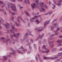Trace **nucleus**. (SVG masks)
Returning a JSON list of instances; mask_svg holds the SVG:
<instances>
[{
  "label": "nucleus",
  "instance_id": "obj_1",
  "mask_svg": "<svg viewBox=\"0 0 62 62\" xmlns=\"http://www.w3.org/2000/svg\"><path fill=\"white\" fill-rule=\"evenodd\" d=\"M8 8H12V10L15 11L16 12L17 11L15 9V8H16L15 5L13 4L12 3H11V4L10 5H9V4H8Z\"/></svg>",
  "mask_w": 62,
  "mask_h": 62
},
{
  "label": "nucleus",
  "instance_id": "obj_2",
  "mask_svg": "<svg viewBox=\"0 0 62 62\" xmlns=\"http://www.w3.org/2000/svg\"><path fill=\"white\" fill-rule=\"evenodd\" d=\"M46 46L45 45H44L43 46V47H42V49H44L46 50V51H45V53H49V50L46 47Z\"/></svg>",
  "mask_w": 62,
  "mask_h": 62
},
{
  "label": "nucleus",
  "instance_id": "obj_3",
  "mask_svg": "<svg viewBox=\"0 0 62 62\" xmlns=\"http://www.w3.org/2000/svg\"><path fill=\"white\" fill-rule=\"evenodd\" d=\"M43 28L42 27H39L38 28H36L35 29L36 30H38V32H40L43 31Z\"/></svg>",
  "mask_w": 62,
  "mask_h": 62
},
{
  "label": "nucleus",
  "instance_id": "obj_4",
  "mask_svg": "<svg viewBox=\"0 0 62 62\" xmlns=\"http://www.w3.org/2000/svg\"><path fill=\"white\" fill-rule=\"evenodd\" d=\"M1 23L2 24H3V25L6 26L5 27V28H6V29H8V28H10L9 24L8 23H7V24L8 25L7 26V25H6L5 24H4V23H3L2 22H1Z\"/></svg>",
  "mask_w": 62,
  "mask_h": 62
},
{
  "label": "nucleus",
  "instance_id": "obj_5",
  "mask_svg": "<svg viewBox=\"0 0 62 62\" xmlns=\"http://www.w3.org/2000/svg\"><path fill=\"white\" fill-rule=\"evenodd\" d=\"M20 35V33H15L13 35H11V38H13V37H18Z\"/></svg>",
  "mask_w": 62,
  "mask_h": 62
},
{
  "label": "nucleus",
  "instance_id": "obj_6",
  "mask_svg": "<svg viewBox=\"0 0 62 62\" xmlns=\"http://www.w3.org/2000/svg\"><path fill=\"white\" fill-rule=\"evenodd\" d=\"M13 30H14V31H17V29H16L13 26H12V25L11 29L10 30L11 33H12V32Z\"/></svg>",
  "mask_w": 62,
  "mask_h": 62
},
{
  "label": "nucleus",
  "instance_id": "obj_7",
  "mask_svg": "<svg viewBox=\"0 0 62 62\" xmlns=\"http://www.w3.org/2000/svg\"><path fill=\"white\" fill-rule=\"evenodd\" d=\"M58 58V57L56 56H55L54 57H48V59H52V60H53V59H55L56 58Z\"/></svg>",
  "mask_w": 62,
  "mask_h": 62
},
{
  "label": "nucleus",
  "instance_id": "obj_8",
  "mask_svg": "<svg viewBox=\"0 0 62 62\" xmlns=\"http://www.w3.org/2000/svg\"><path fill=\"white\" fill-rule=\"evenodd\" d=\"M39 52H41V53H43V54L44 53H45V51L41 50H40V46H39Z\"/></svg>",
  "mask_w": 62,
  "mask_h": 62
},
{
  "label": "nucleus",
  "instance_id": "obj_9",
  "mask_svg": "<svg viewBox=\"0 0 62 62\" xmlns=\"http://www.w3.org/2000/svg\"><path fill=\"white\" fill-rule=\"evenodd\" d=\"M17 22H18V23H20L21 21H20V20H21V17H20V16H17Z\"/></svg>",
  "mask_w": 62,
  "mask_h": 62
},
{
  "label": "nucleus",
  "instance_id": "obj_10",
  "mask_svg": "<svg viewBox=\"0 0 62 62\" xmlns=\"http://www.w3.org/2000/svg\"><path fill=\"white\" fill-rule=\"evenodd\" d=\"M33 5L32 4L31 5V8L33 9L35 8V7H36V4L34 3H33Z\"/></svg>",
  "mask_w": 62,
  "mask_h": 62
},
{
  "label": "nucleus",
  "instance_id": "obj_11",
  "mask_svg": "<svg viewBox=\"0 0 62 62\" xmlns=\"http://www.w3.org/2000/svg\"><path fill=\"white\" fill-rule=\"evenodd\" d=\"M43 4H44V3L43 2H42L41 1L40 2V5H41V6L42 7V8L43 7Z\"/></svg>",
  "mask_w": 62,
  "mask_h": 62
},
{
  "label": "nucleus",
  "instance_id": "obj_12",
  "mask_svg": "<svg viewBox=\"0 0 62 62\" xmlns=\"http://www.w3.org/2000/svg\"><path fill=\"white\" fill-rule=\"evenodd\" d=\"M13 54L14 55H16V54L15 52H13L12 53H10V54Z\"/></svg>",
  "mask_w": 62,
  "mask_h": 62
},
{
  "label": "nucleus",
  "instance_id": "obj_13",
  "mask_svg": "<svg viewBox=\"0 0 62 62\" xmlns=\"http://www.w3.org/2000/svg\"><path fill=\"white\" fill-rule=\"evenodd\" d=\"M16 23V26H20V24L19 23H17V22L15 21L14 23Z\"/></svg>",
  "mask_w": 62,
  "mask_h": 62
},
{
  "label": "nucleus",
  "instance_id": "obj_14",
  "mask_svg": "<svg viewBox=\"0 0 62 62\" xmlns=\"http://www.w3.org/2000/svg\"><path fill=\"white\" fill-rule=\"evenodd\" d=\"M43 36H44V34H43L42 35H41V36L40 35H39V38H40V39H41L42 37H43Z\"/></svg>",
  "mask_w": 62,
  "mask_h": 62
},
{
  "label": "nucleus",
  "instance_id": "obj_15",
  "mask_svg": "<svg viewBox=\"0 0 62 62\" xmlns=\"http://www.w3.org/2000/svg\"><path fill=\"white\" fill-rule=\"evenodd\" d=\"M10 21H12V22H13L14 21V17H12V18H10Z\"/></svg>",
  "mask_w": 62,
  "mask_h": 62
},
{
  "label": "nucleus",
  "instance_id": "obj_16",
  "mask_svg": "<svg viewBox=\"0 0 62 62\" xmlns=\"http://www.w3.org/2000/svg\"><path fill=\"white\" fill-rule=\"evenodd\" d=\"M62 54V52H61L58 53V56H62L61 54Z\"/></svg>",
  "mask_w": 62,
  "mask_h": 62
},
{
  "label": "nucleus",
  "instance_id": "obj_17",
  "mask_svg": "<svg viewBox=\"0 0 62 62\" xmlns=\"http://www.w3.org/2000/svg\"><path fill=\"white\" fill-rule=\"evenodd\" d=\"M10 40L9 39H7V40H6L5 41V42H9L10 43Z\"/></svg>",
  "mask_w": 62,
  "mask_h": 62
},
{
  "label": "nucleus",
  "instance_id": "obj_18",
  "mask_svg": "<svg viewBox=\"0 0 62 62\" xmlns=\"http://www.w3.org/2000/svg\"><path fill=\"white\" fill-rule=\"evenodd\" d=\"M24 13L27 15V16H30V15L28 13H27V11H25L24 12Z\"/></svg>",
  "mask_w": 62,
  "mask_h": 62
},
{
  "label": "nucleus",
  "instance_id": "obj_19",
  "mask_svg": "<svg viewBox=\"0 0 62 62\" xmlns=\"http://www.w3.org/2000/svg\"><path fill=\"white\" fill-rule=\"evenodd\" d=\"M59 28H58L57 29V30H56V31H55L54 30H53V31H54V32H57V31H59Z\"/></svg>",
  "mask_w": 62,
  "mask_h": 62
},
{
  "label": "nucleus",
  "instance_id": "obj_20",
  "mask_svg": "<svg viewBox=\"0 0 62 62\" xmlns=\"http://www.w3.org/2000/svg\"><path fill=\"white\" fill-rule=\"evenodd\" d=\"M36 22H37V23H39L40 21L39 20H38V19H37L36 20Z\"/></svg>",
  "mask_w": 62,
  "mask_h": 62
},
{
  "label": "nucleus",
  "instance_id": "obj_21",
  "mask_svg": "<svg viewBox=\"0 0 62 62\" xmlns=\"http://www.w3.org/2000/svg\"><path fill=\"white\" fill-rule=\"evenodd\" d=\"M56 34V33H55V34H52L50 35V36L51 37H52L54 36V35H55Z\"/></svg>",
  "mask_w": 62,
  "mask_h": 62
},
{
  "label": "nucleus",
  "instance_id": "obj_22",
  "mask_svg": "<svg viewBox=\"0 0 62 62\" xmlns=\"http://www.w3.org/2000/svg\"><path fill=\"white\" fill-rule=\"evenodd\" d=\"M51 21V20H48L46 22V24H48L49 23H50V22Z\"/></svg>",
  "mask_w": 62,
  "mask_h": 62
},
{
  "label": "nucleus",
  "instance_id": "obj_23",
  "mask_svg": "<svg viewBox=\"0 0 62 62\" xmlns=\"http://www.w3.org/2000/svg\"><path fill=\"white\" fill-rule=\"evenodd\" d=\"M57 19H55L51 23V24H53V23H54V22L55 21H57Z\"/></svg>",
  "mask_w": 62,
  "mask_h": 62
},
{
  "label": "nucleus",
  "instance_id": "obj_24",
  "mask_svg": "<svg viewBox=\"0 0 62 62\" xmlns=\"http://www.w3.org/2000/svg\"><path fill=\"white\" fill-rule=\"evenodd\" d=\"M52 51V52L55 51H56V48L53 49Z\"/></svg>",
  "mask_w": 62,
  "mask_h": 62
},
{
  "label": "nucleus",
  "instance_id": "obj_25",
  "mask_svg": "<svg viewBox=\"0 0 62 62\" xmlns=\"http://www.w3.org/2000/svg\"><path fill=\"white\" fill-rule=\"evenodd\" d=\"M17 52L18 53H19V54H21V53H22L21 51L19 50H17Z\"/></svg>",
  "mask_w": 62,
  "mask_h": 62
},
{
  "label": "nucleus",
  "instance_id": "obj_26",
  "mask_svg": "<svg viewBox=\"0 0 62 62\" xmlns=\"http://www.w3.org/2000/svg\"><path fill=\"white\" fill-rule=\"evenodd\" d=\"M54 29V27L53 26L51 27V30H53Z\"/></svg>",
  "mask_w": 62,
  "mask_h": 62
},
{
  "label": "nucleus",
  "instance_id": "obj_27",
  "mask_svg": "<svg viewBox=\"0 0 62 62\" xmlns=\"http://www.w3.org/2000/svg\"><path fill=\"white\" fill-rule=\"evenodd\" d=\"M43 58L44 59H48V57H44Z\"/></svg>",
  "mask_w": 62,
  "mask_h": 62
},
{
  "label": "nucleus",
  "instance_id": "obj_28",
  "mask_svg": "<svg viewBox=\"0 0 62 62\" xmlns=\"http://www.w3.org/2000/svg\"><path fill=\"white\" fill-rule=\"evenodd\" d=\"M40 17V15H37L36 16H35V17L37 18H38V17Z\"/></svg>",
  "mask_w": 62,
  "mask_h": 62
},
{
  "label": "nucleus",
  "instance_id": "obj_29",
  "mask_svg": "<svg viewBox=\"0 0 62 62\" xmlns=\"http://www.w3.org/2000/svg\"><path fill=\"white\" fill-rule=\"evenodd\" d=\"M29 48V49L31 50L32 49V47H31V46H30Z\"/></svg>",
  "mask_w": 62,
  "mask_h": 62
},
{
  "label": "nucleus",
  "instance_id": "obj_30",
  "mask_svg": "<svg viewBox=\"0 0 62 62\" xmlns=\"http://www.w3.org/2000/svg\"><path fill=\"white\" fill-rule=\"evenodd\" d=\"M51 24L53 25H56L57 24V23H53L52 24V23H51Z\"/></svg>",
  "mask_w": 62,
  "mask_h": 62
},
{
  "label": "nucleus",
  "instance_id": "obj_31",
  "mask_svg": "<svg viewBox=\"0 0 62 62\" xmlns=\"http://www.w3.org/2000/svg\"><path fill=\"white\" fill-rule=\"evenodd\" d=\"M0 4H1L2 5H3L4 4V2L2 1H0Z\"/></svg>",
  "mask_w": 62,
  "mask_h": 62
},
{
  "label": "nucleus",
  "instance_id": "obj_32",
  "mask_svg": "<svg viewBox=\"0 0 62 62\" xmlns=\"http://www.w3.org/2000/svg\"><path fill=\"white\" fill-rule=\"evenodd\" d=\"M54 42V41H50L49 42L48 41V43H50L51 44H53Z\"/></svg>",
  "mask_w": 62,
  "mask_h": 62
},
{
  "label": "nucleus",
  "instance_id": "obj_33",
  "mask_svg": "<svg viewBox=\"0 0 62 62\" xmlns=\"http://www.w3.org/2000/svg\"><path fill=\"white\" fill-rule=\"evenodd\" d=\"M61 4V3H56V5L57 6H59V5H60Z\"/></svg>",
  "mask_w": 62,
  "mask_h": 62
},
{
  "label": "nucleus",
  "instance_id": "obj_34",
  "mask_svg": "<svg viewBox=\"0 0 62 62\" xmlns=\"http://www.w3.org/2000/svg\"><path fill=\"white\" fill-rule=\"evenodd\" d=\"M19 8L20 9H23V7H21L20 5H19Z\"/></svg>",
  "mask_w": 62,
  "mask_h": 62
},
{
  "label": "nucleus",
  "instance_id": "obj_35",
  "mask_svg": "<svg viewBox=\"0 0 62 62\" xmlns=\"http://www.w3.org/2000/svg\"><path fill=\"white\" fill-rule=\"evenodd\" d=\"M41 9H42V10H43V11H44V12H45L46 11L45 9H44V8H42Z\"/></svg>",
  "mask_w": 62,
  "mask_h": 62
},
{
  "label": "nucleus",
  "instance_id": "obj_36",
  "mask_svg": "<svg viewBox=\"0 0 62 62\" xmlns=\"http://www.w3.org/2000/svg\"><path fill=\"white\" fill-rule=\"evenodd\" d=\"M53 2L54 3V4H55V5H56V1H55L54 0H53Z\"/></svg>",
  "mask_w": 62,
  "mask_h": 62
},
{
  "label": "nucleus",
  "instance_id": "obj_37",
  "mask_svg": "<svg viewBox=\"0 0 62 62\" xmlns=\"http://www.w3.org/2000/svg\"><path fill=\"white\" fill-rule=\"evenodd\" d=\"M56 42H57V43H61V41H60V40H59L57 41Z\"/></svg>",
  "mask_w": 62,
  "mask_h": 62
},
{
  "label": "nucleus",
  "instance_id": "obj_38",
  "mask_svg": "<svg viewBox=\"0 0 62 62\" xmlns=\"http://www.w3.org/2000/svg\"><path fill=\"white\" fill-rule=\"evenodd\" d=\"M21 20L24 23H25L26 22H25V21H24L23 19H21Z\"/></svg>",
  "mask_w": 62,
  "mask_h": 62
},
{
  "label": "nucleus",
  "instance_id": "obj_39",
  "mask_svg": "<svg viewBox=\"0 0 62 62\" xmlns=\"http://www.w3.org/2000/svg\"><path fill=\"white\" fill-rule=\"evenodd\" d=\"M35 58L36 60H37V61H38V56H37V55H36L35 56Z\"/></svg>",
  "mask_w": 62,
  "mask_h": 62
},
{
  "label": "nucleus",
  "instance_id": "obj_40",
  "mask_svg": "<svg viewBox=\"0 0 62 62\" xmlns=\"http://www.w3.org/2000/svg\"><path fill=\"white\" fill-rule=\"evenodd\" d=\"M28 35V33H27L24 35V37H26V36H27Z\"/></svg>",
  "mask_w": 62,
  "mask_h": 62
},
{
  "label": "nucleus",
  "instance_id": "obj_41",
  "mask_svg": "<svg viewBox=\"0 0 62 62\" xmlns=\"http://www.w3.org/2000/svg\"><path fill=\"white\" fill-rule=\"evenodd\" d=\"M60 60L57 59L55 60L54 61V62H57V61H60Z\"/></svg>",
  "mask_w": 62,
  "mask_h": 62
},
{
  "label": "nucleus",
  "instance_id": "obj_42",
  "mask_svg": "<svg viewBox=\"0 0 62 62\" xmlns=\"http://www.w3.org/2000/svg\"><path fill=\"white\" fill-rule=\"evenodd\" d=\"M62 2V0H60L58 1V3H61V2Z\"/></svg>",
  "mask_w": 62,
  "mask_h": 62
},
{
  "label": "nucleus",
  "instance_id": "obj_43",
  "mask_svg": "<svg viewBox=\"0 0 62 62\" xmlns=\"http://www.w3.org/2000/svg\"><path fill=\"white\" fill-rule=\"evenodd\" d=\"M5 58V60L6 61L7 60V58H6V57L5 56H3Z\"/></svg>",
  "mask_w": 62,
  "mask_h": 62
},
{
  "label": "nucleus",
  "instance_id": "obj_44",
  "mask_svg": "<svg viewBox=\"0 0 62 62\" xmlns=\"http://www.w3.org/2000/svg\"><path fill=\"white\" fill-rule=\"evenodd\" d=\"M15 14L14 12H12V13L11 14V15H15Z\"/></svg>",
  "mask_w": 62,
  "mask_h": 62
},
{
  "label": "nucleus",
  "instance_id": "obj_45",
  "mask_svg": "<svg viewBox=\"0 0 62 62\" xmlns=\"http://www.w3.org/2000/svg\"><path fill=\"white\" fill-rule=\"evenodd\" d=\"M44 7H46V8H48V7H47V6H46V5L45 4H44Z\"/></svg>",
  "mask_w": 62,
  "mask_h": 62
},
{
  "label": "nucleus",
  "instance_id": "obj_46",
  "mask_svg": "<svg viewBox=\"0 0 62 62\" xmlns=\"http://www.w3.org/2000/svg\"><path fill=\"white\" fill-rule=\"evenodd\" d=\"M29 35L30 36H32V37H33L34 36V35H32V34H31L30 33H29Z\"/></svg>",
  "mask_w": 62,
  "mask_h": 62
},
{
  "label": "nucleus",
  "instance_id": "obj_47",
  "mask_svg": "<svg viewBox=\"0 0 62 62\" xmlns=\"http://www.w3.org/2000/svg\"><path fill=\"white\" fill-rule=\"evenodd\" d=\"M11 1L12 2H15V1H16V0H11Z\"/></svg>",
  "mask_w": 62,
  "mask_h": 62
},
{
  "label": "nucleus",
  "instance_id": "obj_48",
  "mask_svg": "<svg viewBox=\"0 0 62 62\" xmlns=\"http://www.w3.org/2000/svg\"><path fill=\"white\" fill-rule=\"evenodd\" d=\"M35 1L36 2V3H37V4H38L39 3V2H38V1L37 0H35Z\"/></svg>",
  "mask_w": 62,
  "mask_h": 62
},
{
  "label": "nucleus",
  "instance_id": "obj_49",
  "mask_svg": "<svg viewBox=\"0 0 62 62\" xmlns=\"http://www.w3.org/2000/svg\"><path fill=\"white\" fill-rule=\"evenodd\" d=\"M10 54L9 55H6V56L7 57H8V56H10Z\"/></svg>",
  "mask_w": 62,
  "mask_h": 62
},
{
  "label": "nucleus",
  "instance_id": "obj_50",
  "mask_svg": "<svg viewBox=\"0 0 62 62\" xmlns=\"http://www.w3.org/2000/svg\"><path fill=\"white\" fill-rule=\"evenodd\" d=\"M5 6V5H3L1 6V8H3Z\"/></svg>",
  "mask_w": 62,
  "mask_h": 62
},
{
  "label": "nucleus",
  "instance_id": "obj_51",
  "mask_svg": "<svg viewBox=\"0 0 62 62\" xmlns=\"http://www.w3.org/2000/svg\"><path fill=\"white\" fill-rule=\"evenodd\" d=\"M46 22H45L44 23V25H46Z\"/></svg>",
  "mask_w": 62,
  "mask_h": 62
},
{
  "label": "nucleus",
  "instance_id": "obj_52",
  "mask_svg": "<svg viewBox=\"0 0 62 62\" xmlns=\"http://www.w3.org/2000/svg\"><path fill=\"white\" fill-rule=\"evenodd\" d=\"M48 39V40H51V38H49Z\"/></svg>",
  "mask_w": 62,
  "mask_h": 62
},
{
  "label": "nucleus",
  "instance_id": "obj_53",
  "mask_svg": "<svg viewBox=\"0 0 62 62\" xmlns=\"http://www.w3.org/2000/svg\"><path fill=\"white\" fill-rule=\"evenodd\" d=\"M39 14V12H38V13H37L35 14V15H38V14Z\"/></svg>",
  "mask_w": 62,
  "mask_h": 62
},
{
  "label": "nucleus",
  "instance_id": "obj_54",
  "mask_svg": "<svg viewBox=\"0 0 62 62\" xmlns=\"http://www.w3.org/2000/svg\"><path fill=\"white\" fill-rule=\"evenodd\" d=\"M49 12H48V13L46 14H45V16L47 15H48V14H49Z\"/></svg>",
  "mask_w": 62,
  "mask_h": 62
},
{
  "label": "nucleus",
  "instance_id": "obj_55",
  "mask_svg": "<svg viewBox=\"0 0 62 62\" xmlns=\"http://www.w3.org/2000/svg\"><path fill=\"white\" fill-rule=\"evenodd\" d=\"M62 18H61V17L60 20V22H61V21H62Z\"/></svg>",
  "mask_w": 62,
  "mask_h": 62
},
{
  "label": "nucleus",
  "instance_id": "obj_56",
  "mask_svg": "<svg viewBox=\"0 0 62 62\" xmlns=\"http://www.w3.org/2000/svg\"><path fill=\"white\" fill-rule=\"evenodd\" d=\"M52 5L53 6H54V7H56L55 5H54V4H52Z\"/></svg>",
  "mask_w": 62,
  "mask_h": 62
},
{
  "label": "nucleus",
  "instance_id": "obj_57",
  "mask_svg": "<svg viewBox=\"0 0 62 62\" xmlns=\"http://www.w3.org/2000/svg\"><path fill=\"white\" fill-rule=\"evenodd\" d=\"M33 45L34 46V48H36V45H35V44H33Z\"/></svg>",
  "mask_w": 62,
  "mask_h": 62
},
{
  "label": "nucleus",
  "instance_id": "obj_58",
  "mask_svg": "<svg viewBox=\"0 0 62 62\" xmlns=\"http://www.w3.org/2000/svg\"><path fill=\"white\" fill-rule=\"evenodd\" d=\"M21 48H22V49H23V47L22 46H21Z\"/></svg>",
  "mask_w": 62,
  "mask_h": 62
},
{
  "label": "nucleus",
  "instance_id": "obj_59",
  "mask_svg": "<svg viewBox=\"0 0 62 62\" xmlns=\"http://www.w3.org/2000/svg\"><path fill=\"white\" fill-rule=\"evenodd\" d=\"M32 20H33V19H32V18H31L30 19V21H31V22H32Z\"/></svg>",
  "mask_w": 62,
  "mask_h": 62
},
{
  "label": "nucleus",
  "instance_id": "obj_60",
  "mask_svg": "<svg viewBox=\"0 0 62 62\" xmlns=\"http://www.w3.org/2000/svg\"><path fill=\"white\" fill-rule=\"evenodd\" d=\"M4 14H5V15H7V13L6 12V11L5 12Z\"/></svg>",
  "mask_w": 62,
  "mask_h": 62
},
{
  "label": "nucleus",
  "instance_id": "obj_61",
  "mask_svg": "<svg viewBox=\"0 0 62 62\" xmlns=\"http://www.w3.org/2000/svg\"><path fill=\"white\" fill-rule=\"evenodd\" d=\"M39 60L41 59V57H40V56L39 57Z\"/></svg>",
  "mask_w": 62,
  "mask_h": 62
},
{
  "label": "nucleus",
  "instance_id": "obj_62",
  "mask_svg": "<svg viewBox=\"0 0 62 62\" xmlns=\"http://www.w3.org/2000/svg\"><path fill=\"white\" fill-rule=\"evenodd\" d=\"M30 40H31V42H33V40L32 39H31Z\"/></svg>",
  "mask_w": 62,
  "mask_h": 62
},
{
  "label": "nucleus",
  "instance_id": "obj_63",
  "mask_svg": "<svg viewBox=\"0 0 62 62\" xmlns=\"http://www.w3.org/2000/svg\"><path fill=\"white\" fill-rule=\"evenodd\" d=\"M51 40H53L54 39V38H51Z\"/></svg>",
  "mask_w": 62,
  "mask_h": 62
},
{
  "label": "nucleus",
  "instance_id": "obj_64",
  "mask_svg": "<svg viewBox=\"0 0 62 62\" xmlns=\"http://www.w3.org/2000/svg\"><path fill=\"white\" fill-rule=\"evenodd\" d=\"M1 39H3V40L4 39V37H2Z\"/></svg>",
  "mask_w": 62,
  "mask_h": 62
}]
</instances>
